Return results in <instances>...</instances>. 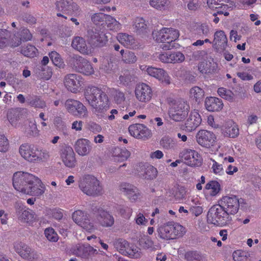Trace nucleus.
<instances>
[{
    "mask_svg": "<svg viewBox=\"0 0 261 261\" xmlns=\"http://www.w3.org/2000/svg\"><path fill=\"white\" fill-rule=\"evenodd\" d=\"M84 97L98 116L103 117L109 108V100L106 94L100 88L91 86L86 88Z\"/></svg>",
    "mask_w": 261,
    "mask_h": 261,
    "instance_id": "f257e3e1",
    "label": "nucleus"
},
{
    "mask_svg": "<svg viewBox=\"0 0 261 261\" xmlns=\"http://www.w3.org/2000/svg\"><path fill=\"white\" fill-rule=\"evenodd\" d=\"M18 152L21 158L31 163H46L50 157L47 150L28 143L21 144Z\"/></svg>",
    "mask_w": 261,
    "mask_h": 261,
    "instance_id": "f03ea898",
    "label": "nucleus"
},
{
    "mask_svg": "<svg viewBox=\"0 0 261 261\" xmlns=\"http://www.w3.org/2000/svg\"><path fill=\"white\" fill-rule=\"evenodd\" d=\"M156 232L161 239L170 240L182 237L186 232V229L178 223L168 222L159 226Z\"/></svg>",
    "mask_w": 261,
    "mask_h": 261,
    "instance_id": "7ed1b4c3",
    "label": "nucleus"
},
{
    "mask_svg": "<svg viewBox=\"0 0 261 261\" xmlns=\"http://www.w3.org/2000/svg\"><path fill=\"white\" fill-rule=\"evenodd\" d=\"M80 190L85 194L97 196L102 193L103 188L100 181L92 175H86L79 181Z\"/></svg>",
    "mask_w": 261,
    "mask_h": 261,
    "instance_id": "20e7f679",
    "label": "nucleus"
},
{
    "mask_svg": "<svg viewBox=\"0 0 261 261\" xmlns=\"http://www.w3.org/2000/svg\"><path fill=\"white\" fill-rule=\"evenodd\" d=\"M189 106L184 100H175L170 104L168 114L174 121H181L185 119L189 111Z\"/></svg>",
    "mask_w": 261,
    "mask_h": 261,
    "instance_id": "39448f33",
    "label": "nucleus"
},
{
    "mask_svg": "<svg viewBox=\"0 0 261 261\" xmlns=\"http://www.w3.org/2000/svg\"><path fill=\"white\" fill-rule=\"evenodd\" d=\"M243 202V199L233 195L223 196L219 200L220 206L223 207L227 216L236 215L239 210L240 204Z\"/></svg>",
    "mask_w": 261,
    "mask_h": 261,
    "instance_id": "423d86ee",
    "label": "nucleus"
},
{
    "mask_svg": "<svg viewBox=\"0 0 261 261\" xmlns=\"http://www.w3.org/2000/svg\"><path fill=\"white\" fill-rule=\"evenodd\" d=\"M207 218L209 223L216 225L224 224L231 220L230 216H227L219 203L211 207L208 212Z\"/></svg>",
    "mask_w": 261,
    "mask_h": 261,
    "instance_id": "0eeeda50",
    "label": "nucleus"
},
{
    "mask_svg": "<svg viewBox=\"0 0 261 261\" xmlns=\"http://www.w3.org/2000/svg\"><path fill=\"white\" fill-rule=\"evenodd\" d=\"M153 40L160 43H171L178 39L179 32L172 28H163L160 30H154L152 33Z\"/></svg>",
    "mask_w": 261,
    "mask_h": 261,
    "instance_id": "6e6552de",
    "label": "nucleus"
},
{
    "mask_svg": "<svg viewBox=\"0 0 261 261\" xmlns=\"http://www.w3.org/2000/svg\"><path fill=\"white\" fill-rule=\"evenodd\" d=\"M35 179V176L32 174L18 171L13 174V186L17 191L24 193L30 181Z\"/></svg>",
    "mask_w": 261,
    "mask_h": 261,
    "instance_id": "1a4fd4ad",
    "label": "nucleus"
},
{
    "mask_svg": "<svg viewBox=\"0 0 261 261\" xmlns=\"http://www.w3.org/2000/svg\"><path fill=\"white\" fill-rule=\"evenodd\" d=\"M179 156L186 165L191 167H200L202 164L201 155L194 149H184L179 153Z\"/></svg>",
    "mask_w": 261,
    "mask_h": 261,
    "instance_id": "9d476101",
    "label": "nucleus"
},
{
    "mask_svg": "<svg viewBox=\"0 0 261 261\" xmlns=\"http://www.w3.org/2000/svg\"><path fill=\"white\" fill-rule=\"evenodd\" d=\"M72 218L74 222L88 232H91L95 229V227L93 222L89 219L88 214L81 210L74 211L72 215Z\"/></svg>",
    "mask_w": 261,
    "mask_h": 261,
    "instance_id": "9b49d317",
    "label": "nucleus"
},
{
    "mask_svg": "<svg viewBox=\"0 0 261 261\" xmlns=\"http://www.w3.org/2000/svg\"><path fill=\"white\" fill-rule=\"evenodd\" d=\"M15 208L18 216V219L21 222L27 223L30 226H33L35 223L38 221L35 213L26 208L21 203H16Z\"/></svg>",
    "mask_w": 261,
    "mask_h": 261,
    "instance_id": "f8f14e48",
    "label": "nucleus"
},
{
    "mask_svg": "<svg viewBox=\"0 0 261 261\" xmlns=\"http://www.w3.org/2000/svg\"><path fill=\"white\" fill-rule=\"evenodd\" d=\"M57 11L68 15H77L81 10L72 0H57L55 3Z\"/></svg>",
    "mask_w": 261,
    "mask_h": 261,
    "instance_id": "ddd939ff",
    "label": "nucleus"
},
{
    "mask_svg": "<svg viewBox=\"0 0 261 261\" xmlns=\"http://www.w3.org/2000/svg\"><path fill=\"white\" fill-rule=\"evenodd\" d=\"M196 140L199 145L210 148L215 145L216 136L212 132L201 129L196 134Z\"/></svg>",
    "mask_w": 261,
    "mask_h": 261,
    "instance_id": "4468645a",
    "label": "nucleus"
},
{
    "mask_svg": "<svg viewBox=\"0 0 261 261\" xmlns=\"http://www.w3.org/2000/svg\"><path fill=\"white\" fill-rule=\"evenodd\" d=\"M65 107L69 113L73 115L81 117H86L88 115L87 108L79 101L68 99L65 102Z\"/></svg>",
    "mask_w": 261,
    "mask_h": 261,
    "instance_id": "2eb2a0df",
    "label": "nucleus"
},
{
    "mask_svg": "<svg viewBox=\"0 0 261 261\" xmlns=\"http://www.w3.org/2000/svg\"><path fill=\"white\" fill-rule=\"evenodd\" d=\"M135 97L140 102L147 103L152 99L153 92L151 88L145 83H139L136 86Z\"/></svg>",
    "mask_w": 261,
    "mask_h": 261,
    "instance_id": "dca6fc26",
    "label": "nucleus"
},
{
    "mask_svg": "<svg viewBox=\"0 0 261 261\" xmlns=\"http://www.w3.org/2000/svg\"><path fill=\"white\" fill-rule=\"evenodd\" d=\"M83 78L76 74L66 75L64 79V84L68 91L77 93L82 89L83 85Z\"/></svg>",
    "mask_w": 261,
    "mask_h": 261,
    "instance_id": "f3484780",
    "label": "nucleus"
},
{
    "mask_svg": "<svg viewBox=\"0 0 261 261\" xmlns=\"http://www.w3.org/2000/svg\"><path fill=\"white\" fill-rule=\"evenodd\" d=\"M72 64L77 71L85 75H89L94 73V69L91 63L81 56H73Z\"/></svg>",
    "mask_w": 261,
    "mask_h": 261,
    "instance_id": "a211bd4d",
    "label": "nucleus"
},
{
    "mask_svg": "<svg viewBox=\"0 0 261 261\" xmlns=\"http://www.w3.org/2000/svg\"><path fill=\"white\" fill-rule=\"evenodd\" d=\"M108 37L103 32L95 30L89 33L88 43L93 50L96 47H102L108 42Z\"/></svg>",
    "mask_w": 261,
    "mask_h": 261,
    "instance_id": "6ab92c4d",
    "label": "nucleus"
},
{
    "mask_svg": "<svg viewBox=\"0 0 261 261\" xmlns=\"http://www.w3.org/2000/svg\"><path fill=\"white\" fill-rule=\"evenodd\" d=\"M128 131L132 136L137 139H148L152 135L151 130L142 124L130 125L128 127Z\"/></svg>",
    "mask_w": 261,
    "mask_h": 261,
    "instance_id": "aec40b11",
    "label": "nucleus"
},
{
    "mask_svg": "<svg viewBox=\"0 0 261 261\" xmlns=\"http://www.w3.org/2000/svg\"><path fill=\"white\" fill-rule=\"evenodd\" d=\"M61 159L65 166L73 168L76 164L75 153L70 146L64 147L61 151Z\"/></svg>",
    "mask_w": 261,
    "mask_h": 261,
    "instance_id": "412c9836",
    "label": "nucleus"
},
{
    "mask_svg": "<svg viewBox=\"0 0 261 261\" xmlns=\"http://www.w3.org/2000/svg\"><path fill=\"white\" fill-rule=\"evenodd\" d=\"M14 249L22 258L26 260H32L36 256L35 252L30 247L21 242L15 243Z\"/></svg>",
    "mask_w": 261,
    "mask_h": 261,
    "instance_id": "4be33fe9",
    "label": "nucleus"
},
{
    "mask_svg": "<svg viewBox=\"0 0 261 261\" xmlns=\"http://www.w3.org/2000/svg\"><path fill=\"white\" fill-rule=\"evenodd\" d=\"M146 71L148 75L158 79L163 83L168 85L170 84L171 83V79L168 74L162 68L148 66L147 67Z\"/></svg>",
    "mask_w": 261,
    "mask_h": 261,
    "instance_id": "5701e85b",
    "label": "nucleus"
},
{
    "mask_svg": "<svg viewBox=\"0 0 261 261\" xmlns=\"http://www.w3.org/2000/svg\"><path fill=\"white\" fill-rule=\"evenodd\" d=\"M35 179L30 181L24 194L39 196L44 193L45 187L40 179L35 176Z\"/></svg>",
    "mask_w": 261,
    "mask_h": 261,
    "instance_id": "b1692460",
    "label": "nucleus"
},
{
    "mask_svg": "<svg viewBox=\"0 0 261 261\" xmlns=\"http://www.w3.org/2000/svg\"><path fill=\"white\" fill-rule=\"evenodd\" d=\"M213 46L218 51L225 50L227 46V39L224 31H217L214 35Z\"/></svg>",
    "mask_w": 261,
    "mask_h": 261,
    "instance_id": "393cba45",
    "label": "nucleus"
},
{
    "mask_svg": "<svg viewBox=\"0 0 261 261\" xmlns=\"http://www.w3.org/2000/svg\"><path fill=\"white\" fill-rule=\"evenodd\" d=\"M72 47L85 55H90L93 53V49L91 45L88 46L85 40L81 37H75L73 38L72 43Z\"/></svg>",
    "mask_w": 261,
    "mask_h": 261,
    "instance_id": "a878e982",
    "label": "nucleus"
},
{
    "mask_svg": "<svg viewBox=\"0 0 261 261\" xmlns=\"http://www.w3.org/2000/svg\"><path fill=\"white\" fill-rule=\"evenodd\" d=\"M221 185L216 180L208 182L203 190L204 196L207 199L218 196L221 191Z\"/></svg>",
    "mask_w": 261,
    "mask_h": 261,
    "instance_id": "bb28decb",
    "label": "nucleus"
},
{
    "mask_svg": "<svg viewBox=\"0 0 261 261\" xmlns=\"http://www.w3.org/2000/svg\"><path fill=\"white\" fill-rule=\"evenodd\" d=\"M74 147L75 151L81 156L88 155L91 150V142L87 139H77L75 142Z\"/></svg>",
    "mask_w": 261,
    "mask_h": 261,
    "instance_id": "cd10ccee",
    "label": "nucleus"
},
{
    "mask_svg": "<svg viewBox=\"0 0 261 261\" xmlns=\"http://www.w3.org/2000/svg\"><path fill=\"white\" fill-rule=\"evenodd\" d=\"M201 120V116L198 111H192L185 123L187 129L190 132L194 130L200 124Z\"/></svg>",
    "mask_w": 261,
    "mask_h": 261,
    "instance_id": "c85d7f7f",
    "label": "nucleus"
},
{
    "mask_svg": "<svg viewBox=\"0 0 261 261\" xmlns=\"http://www.w3.org/2000/svg\"><path fill=\"white\" fill-rule=\"evenodd\" d=\"M117 39L124 46L135 48L137 46V42L132 35L124 33H119L117 35Z\"/></svg>",
    "mask_w": 261,
    "mask_h": 261,
    "instance_id": "c756f323",
    "label": "nucleus"
},
{
    "mask_svg": "<svg viewBox=\"0 0 261 261\" xmlns=\"http://www.w3.org/2000/svg\"><path fill=\"white\" fill-rule=\"evenodd\" d=\"M222 133L226 137L235 138L239 135V129L234 122L229 120L222 127Z\"/></svg>",
    "mask_w": 261,
    "mask_h": 261,
    "instance_id": "7c9ffc66",
    "label": "nucleus"
},
{
    "mask_svg": "<svg viewBox=\"0 0 261 261\" xmlns=\"http://www.w3.org/2000/svg\"><path fill=\"white\" fill-rule=\"evenodd\" d=\"M73 253L77 256L83 258H87L91 255L97 254V250L91 246H85L83 245H79L76 246Z\"/></svg>",
    "mask_w": 261,
    "mask_h": 261,
    "instance_id": "2f4dec72",
    "label": "nucleus"
},
{
    "mask_svg": "<svg viewBox=\"0 0 261 261\" xmlns=\"http://www.w3.org/2000/svg\"><path fill=\"white\" fill-rule=\"evenodd\" d=\"M120 190L132 201L136 200L140 195L138 189L135 186L128 184L124 183L122 184Z\"/></svg>",
    "mask_w": 261,
    "mask_h": 261,
    "instance_id": "473e14b6",
    "label": "nucleus"
},
{
    "mask_svg": "<svg viewBox=\"0 0 261 261\" xmlns=\"http://www.w3.org/2000/svg\"><path fill=\"white\" fill-rule=\"evenodd\" d=\"M205 106L208 111H219L223 107L222 101L217 97H207L205 100Z\"/></svg>",
    "mask_w": 261,
    "mask_h": 261,
    "instance_id": "72a5a7b5",
    "label": "nucleus"
},
{
    "mask_svg": "<svg viewBox=\"0 0 261 261\" xmlns=\"http://www.w3.org/2000/svg\"><path fill=\"white\" fill-rule=\"evenodd\" d=\"M115 161L123 162L127 160L130 155V152L126 148L115 147L112 152Z\"/></svg>",
    "mask_w": 261,
    "mask_h": 261,
    "instance_id": "f704fd0d",
    "label": "nucleus"
},
{
    "mask_svg": "<svg viewBox=\"0 0 261 261\" xmlns=\"http://www.w3.org/2000/svg\"><path fill=\"white\" fill-rule=\"evenodd\" d=\"M99 215L98 221L102 226L110 227L113 225L114 223V218L109 213L101 210L99 211Z\"/></svg>",
    "mask_w": 261,
    "mask_h": 261,
    "instance_id": "c9c22d12",
    "label": "nucleus"
},
{
    "mask_svg": "<svg viewBox=\"0 0 261 261\" xmlns=\"http://www.w3.org/2000/svg\"><path fill=\"white\" fill-rule=\"evenodd\" d=\"M204 96V90L198 86H194L190 90L189 97L193 101L199 103L202 101Z\"/></svg>",
    "mask_w": 261,
    "mask_h": 261,
    "instance_id": "e433bc0d",
    "label": "nucleus"
},
{
    "mask_svg": "<svg viewBox=\"0 0 261 261\" xmlns=\"http://www.w3.org/2000/svg\"><path fill=\"white\" fill-rule=\"evenodd\" d=\"M133 23L134 29L138 34L146 32L148 28L147 22L142 17H136Z\"/></svg>",
    "mask_w": 261,
    "mask_h": 261,
    "instance_id": "4c0bfd02",
    "label": "nucleus"
},
{
    "mask_svg": "<svg viewBox=\"0 0 261 261\" xmlns=\"http://www.w3.org/2000/svg\"><path fill=\"white\" fill-rule=\"evenodd\" d=\"M19 114V111L16 109H10L7 112V119L10 123L15 127H17L18 126Z\"/></svg>",
    "mask_w": 261,
    "mask_h": 261,
    "instance_id": "58836bf2",
    "label": "nucleus"
},
{
    "mask_svg": "<svg viewBox=\"0 0 261 261\" xmlns=\"http://www.w3.org/2000/svg\"><path fill=\"white\" fill-rule=\"evenodd\" d=\"M121 54V59L122 62L125 64H133L135 63L137 60V58L136 56L135 53L132 51L121 49L120 51Z\"/></svg>",
    "mask_w": 261,
    "mask_h": 261,
    "instance_id": "ea45409f",
    "label": "nucleus"
},
{
    "mask_svg": "<svg viewBox=\"0 0 261 261\" xmlns=\"http://www.w3.org/2000/svg\"><path fill=\"white\" fill-rule=\"evenodd\" d=\"M126 252L124 255L132 258H140L142 255L141 249L133 244H128Z\"/></svg>",
    "mask_w": 261,
    "mask_h": 261,
    "instance_id": "a19ab883",
    "label": "nucleus"
},
{
    "mask_svg": "<svg viewBox=\"0 0 261 261\" xmlns=\"http://www.w3.org/2000/svg\"><path fill=\"white\" fill-rule=\"evenodd\" d=\"M149 4L154 9L163 11L167 9L169 2L168 0H149Z\"/></svg>",
    "mask_w": 261,
    "mask_h": 261,
    "instance_id": "79ce46f5",
    "label": "nucleus"
},
{
    "mask_svg": "<svg viewBox=\"0 0 261 261\" xmlns=\"http://www.w3.org/2000/svg\"><path fill=\"white\" fill-rule=\"evenodd\" d=\"M105 22L107 27L111 31L117 32L121 29V23L114 17L109 15Z\"/></svg>",
    "mask_w": 261,
    "mask_h": 261,
    "instance_id": "37998d69",
    "label": "nucleus"
},
{
    "mask_svg": "<svg viewBox=\"0 0 261 261\" xmlns=\"http://www.w3.org/2000/svg\"><path fill=\"white\" fill-rule=\"evenodd\" d=\"M129 243L123 239H119L113 243L115 248L121 254L124 255Z\"/></svg>",
    "mask_w": 261,
    "mask_h": 261,
    "instance_id": "c03bdc74",
    "label": "nucleus"
},
{
    "mask_svg": "<svg viewBox=\"0 0 261 261\" xmlns=\"http://www.w3.org/2000/svg\"><path fill=\"white\" fill-rule=\"evenodd\" d=\"M21 53L25 56L33 58L38 55V49L36 47L31 44H27L23 46L21 50Z\"/></svg>",
    "mask_w": 261,
    "mask_h": 261,
    "instance_id": "a18cd8bd",
    "label": "nucleus"
},
{
    "mask_svg": "<svg viewBox=\"0 0 261 261\" xmlns=\"http://www.w3.org/2000/svg\"><path fill=\"white\" fill-rule=\"evenodd\" d=\"M28 102L30 106L35 108L43 109L46 106L45 101L37 96L28 99Z\"/></svg>",
    "mask_w": 261,
    "mask_h": 261,
    "instance_id": "49530a36",
    "label": "nucleus"
},
{
    "mask_svg": "<svg viewBox=\"0 0 261 261\" xmlns=\"http://www.w3.org/2000/svg\"><path fill=\"white\" fill-rule=\"evenodd\" d=\"M108 15L101 12L96 13L91 15V19L96 25L102 24V23L107 20Z\"/></svg>",
    "mask_w": 261,
    "mask_h": 261,
    "instance_id": "de8ad7c7",
    "label": "nucleus"
},
{
    "mask_svg": "<svg viewBox=\"0 0 261 261\" xmlns=\"http://www.w3.org/2000/svg\"><path fill=\"white\" fill-rule=\"evenodd\" d=\"M218 93L220 96L230 101H233L234 97V93L230 90L221 87L218 89Z\"/></svg>",
    "mask_w": 261,
    "mask_h": 261,
    "instance_id": "09e8293b",
    "label": "nucleus"
},
{
    "mask_svg": "<svg viewBox=\"0 0 261 261\" xmlns=\"http://www.w3.org/2000/svg\"><path fill=\"white\" fill-rule=\"evenodd\" d=\"M233 7V5L231 2H228L227 4L222 3L218 8L217 14L228 16L229 11L232 10Z\"/></svg>",
    "mask_w": 261,
    "mask_h": 261,
    "instance_id": "8fccbe9b",
    "label": "nucleus"
},
{
    "mask_svg": "<svg viewBox=\"0 0 261 261\" xmlns=\"http://www.w3.org/2000/svg\"><path fill=\"white\" fill-rule=\"evenodd\" d=\"M9 37V31L6 29H0V48H3L8 45Z\"/></svg>",
    "mask_w": 261,
    "mask_h": 261,
    "instance_id": "3c124183",
    "label": "nucleus"
},
{
    "mask_svg": "<svg viewBox=\"0 0 261 261\" xmlns=\"http://www.w3.org/2000/svg\"><path fill=\"white\" fill-rule=\"evenodd\" d=\"M157 169L151 165L147 166L145 168V173L143 175L144 178L153 179L157 176Z\"/></svg>",
    "mask_w": 261,
    "mask_h": 261,
    "instance_id": "603ef678",
    "label": "nucleus"
},
{
    "mask_svg": "<svg viewBox=\"0 0 261 261\" xmlns=\"http://www.w3.org/2000/svg\"><path fill=\"white\" fill-rule=\"evenodd\" d=\"M44 234L47 239L50 242H56L59 239L58 235L55 230L51 227L45 229Z\"/></svg>",
    "mask_w": 261,
    "mask_h": 261,
    "instance_id": "864d4df0",
    "label": "nucleus"
},
{
    "mask_svg": "<svg viewBox=\"0 0 261 261\" xmlns=\"http://www.w3.org/2000/svg\"><path fill=\"white\" fill-rule=\"evenodd\" d=\"M10 148L9 142L5 135L0 134V152H7Z\"/></svg>",
    "mask_w": 261,
    "mask_h": 261,
    "instance_id": "5fc2aeb1",
    "label": "nucleus"
},
{
    "mask_svg": "<svg viewBox=\"0 0 261 261\" xmlns=\"http://www.w3.org/2000/svg\"><path fill=\"white\" fill-rule=\"evenodd\" d=\"M50 59L55 65L59 67H63V62L61 59L60 55L56 51H51L49 54Z\"/></svg>",
    "mask_w": 261,
    "mask_h": 261,
    "instance_id": "6e6d98bb",
    "label": "nucleus"
},
{
    "mask_svg": "<svg viewBox=\"0 0 261 261\" xmlns=\"http://www.w3.org/2000/svg\"><path fill=\"white\" fill-rule=\"evenodd\" d=\"M249 254L242 250H237L233 253V258L234 261H247Z\"/></svg>",
    "mask_w": 261,
    "mask_h": 261,
    "instance_id": "4d7b16f0",
    "label": "nucleus"
},
{
    "mask_svg": "<svg viewBox=\"0 0 261 261\" xmlns=\"http://www.w3.org/2000/svg\"><path fill=\"white\" fill-rule=\"evenodd\" d=\"M160 144L164 148L169 149L174 147L175 141L172 138L165 136L162 139Z\"/></svg>",
    "mask_w": 261,
    "mask_h": 261,
    "instance_id": "13d9d810",
    "label": "nucleus"
},
{
    "mask_svg": "<svg viewBox=\"0 0 261 261\" xmlns=\"http://www.w3.org/2000/svg\"><path fill=\"white\" fill-rule=\"evenodd\" d=\"M211 161L212 162L213 164L212 165V169L213 172L216 174L218 175H222L224 173V170L223 168V166L222 164L218 163L214 159H211Z\"/></svg>",
    "mask_w": 261,
    "mask_h": 261,
    "instance_id": "bf43d9fd",
    "label": "nucleus"
},
{
    "mask_svg": "<svg viewBox=\"0 0 261 261\" xmlns=\"http://www.w3.org/2000/svg\"><path fill=\"white\" fill-rule=\"evenodd\" d=\"M40 71L38 74L42 79L48 80L52 75L51 69L47 66H41L39 69Z\"/></svg>",
    "mask_w": 261,
    "mask_h": 261,
    "instance_id": "052dcab7",
    "label": "nucleus"
},
{
    "mask_svg": "<svg viewBox=\"0 0 261 261\" xmlns=\"http://www.w3.org/2000/svg\"><path fill=\"white\" fill-rule=\"evenodd\" d=\"M171 63H179L182 62L185 57L184 55L180 51L170 52Z\"/></svg>",
    "mask_w": 261,
    "mask_h": 261,
    "instance_id": "680f3d73",
    "label": "nucleus"
},
{
    "mask_svg": "<svg viewBox=\"0 0 261 261\" xmlns=\"http://www.w3.org/2000/svg\"><path fill=\"white\" fill-rule=\"evenodd\" d=\"M185 258L187 261H200L202 255L197 251H189L185 254Z\"/></svg>",
    "mask_w": 261,
    "mask_h": 261,
    "instance_id": "e2e57ef3",
    "label": "nucleus"
},
{
    "mask_svg": "<svg viewBox=\"0 0 261 261\" xmlns=\"http://www.w3.org/2000/svg\"><path fill=\"white\" fill-rule=\"evenodd\" d=\"M139 245L143 248L150 249L153 247V241L148 237H144L139 240Z\"/></svg>",
    "mask_w": 261,
    "mask_h": 261,
    "instance_id": "0e129e2a",
    "label": "nucleus"
},
{
    "mask_svg": "<svg viewBox=\"0 0 261 261\" xmlns=\"http://www.w3.org/2000/svg\"><path fill=\"white\" fill-rule=\"evenodd\" d=\"M112 93L114 97L115 101L117 103H121L125 100L124 94L122 92H121L117 89H113Z\"/></svg>",
    "mask_w": 261,
    "mask_h": 261,
    "instance_id": "69168bd1",
    "label": "nucleus"
},
{
    "mask_svg": "<svg viewBox=\"0 0 261 261\" xmlns=\"http://www.w3.org/2000/svg\"><path fill=\"white\" fill-rule=\"evenodd\" d=\"M136 223L142 226H145L147 225L148 220L145 218V216L141 213H138L137 214L135 218Z\"/></svg>",
    "mask_w": 261,
    "mask_h": 261,
    "instance_id": "338daca9",
    "label": "nucleus"
},
{
    "mask_svg": "<svg viewBox=\"0 0 261 261\" xmlns=\"http://www.w3.org/2000/svg\"><path fill=\"white\" fill-rule=\"evenodd\" d=\"M170 52H164L159 54L158 59L163 63H171Z\"/></svg>",
    "mask_w": 261,
    "mask_h": 261,
    "instance_id": "774afa93",
    "label": "nucleus"
}]
</instances>
